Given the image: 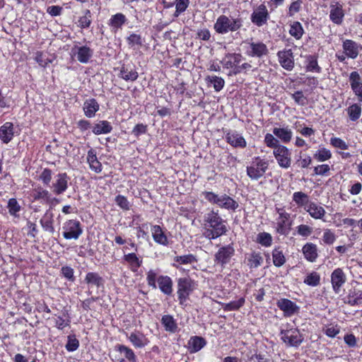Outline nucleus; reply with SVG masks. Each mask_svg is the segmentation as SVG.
<instances>
[{
  "label": "nucleus",
  "mask_w": 362,
  "mask_h": 362,
  "mask_svg": "<svg viewBox=\"0 0 362 362\" xmlns=\"http://www.w3.org/2000/svg\"><path fill=\"white\" fill-rule=\"evenodd\" d=\"M202 194L209 202L221 208L235 211L239 206L238 203L226 194L219 196L213 192H204Z\"/></svg>",
  "instance_id": "obj_1"
},
{
  "label": "nucleus",
  "mask_w": 362,
  "mask_h": 362,
  "mask_svg": "<svg viewBox=\"0 0 362 362\" xmlns=\"http://www.w3.org/2000/svg\"><path fill=\"white\" fill-rule=\"evenodd\" d=\"M243 21L241 18H229L226 16H220L214 24V30L219 34H225L228 32H235L239 30Z\"/></svg>",
  "instance_id": "obj_2"
},
{
  "label": "nucleus",
  "mask_w": 362,
  "mask_h": 362,
  "mask_svg": "<svg viewBox=\"0 0 362 362\" xmlns=\"http://www.w3.org/2000/svg\"><path fill=\"white\" fill-rule=\"evenodd\" d=\"M268 162L255 157L251 165L247 167V175L252 180H258L262 177L268 168Z\"/></svg>",
  "instance_id": "obj_3"
},
{
  "label": "nucleus",
  "mask_w": 362,
  "mask_h": 362,
  "mask_svg": "<svg viewBox=\"0 0 362 362\" xmlns=\"http://www.w3.org/2000/svg\"><path fill=\"white\" fill-rule=\"evenodd\" d=\"M195 283L189 276L177 280V296L181 305L186 301L189 293L194 290Z\"/></svg>",
  "instance_id": "obj_4"
},
{
  "label": "nucleus",
  "mask_w": 362,
  "mask_h": 362,
  "mask_svg": "<svg viewBox=\"0 0 362 362\" xmlns=\"http://www.w3.org/2000/svg\"><path fill=\"white\" fill-rule=\"evenodd\" d=\"M62 228L64 230L63 236L66 240H77L83 233L81 223L77 220H69L66 221Z\"/></svg>",
  "instance_id": "obj_5"
},
{
  "label": "nucleus",
  "mask_w": 362,
  "mask_h": 362,
  "mask_svg": "<svg viewBox=\"0 0 362 362\" xmlns=\"http://www.w3.org/2000/svg\"><path fill=\"white\" fill-rule=\"evenodd\" d=\"M281 339L290 346L298 347L303 341V337L297 329L281 330Z\"/></svg>",
  "instance_id": "obj_6"
},
{
  "label": "nucleus",
  "mask_w": 362,
  "mask_h": 362,
  "mask_svg": "<svg viewBox=\"0 0 362 362\" xmlns=\"http://www.w3.org/2000/svg\"><path fill=\"white\" fill-rule=\"evenodd\" d=\"M235 254V249L231 244L221 247L214 255L216 264L224 267Z\"/></svg>",
  "instance_id": "obj_7"
},
{
  "label": "nucleus",
  "mask_w": 362,
  "mask_h": 362,
  "mask_svg": "<svg viewBox=\"0 0 362 362\" xmlns=\"http://www.w3.org/2000/svg\"><path fill=\"white\" fill-rule=\"evenodd\" d=\"M205 221L210 228L217 231H223V234L226 233V226L223 223L222 218L219 216L218 211H215L212 210L208 213L205 216Z\"/></svg>",
  "instance_id": "obj_8"
},
{
  "label": "nucleus",
  "mask_w": 362,
  "mask_h": 362,
  "mask_svg": "<svg viewBox=\"0 0 362 362\" xmlns=\"http://www.w3.org/2000/svg\"><path fill=\"white\" fill-rule=\"evenodd\" d=\"M279 165L284 168H288L291 165V158L290 151L284 146H279L273 151Z\"/></svg>",
  "instance_id": "obj_9"
},
{
  "label": "nucleus",
  "mask_w": 362,
  "mask_h": 362,
  "mask_svg": "<svg viewBox=\"0 0 362 362\" xmlns=\"http://www.w3.org/2000/svg\"><path fill=\"white\" fill-rule=\"evenodd\" d=\"M269 18V13L264 4L259 5L251 15V21L258 27L267 23Z\"/></svg>",
  "instance_id": "obj_10"
},
{
  "label": "nucleus",
  "mask_w": 362,
  "mask_h": 362,
  "mask_svg": "<svg viewBox=\"0 0 362 362\" xmlns=\"http://www.w3.org/2000/svg\"><path fill=\"white\" fill-rule=\"evenodd\" d=\"M277 56L279 62L284 69L288 71L293 69L294 67V57L291 49L279 51Z\"/></svg>",
  "instance_id": "obj_11"
},
{
  "label": "nucleus",
  "mask_w": 362,
  "mask_h": 362,
  "mask_svg": "<svg viewBox=\"0 0 362 362\" xmlns=\"http://www.w3.org/2000/svg\"><path fill=\"white\" fill-rule=\"evenodd\" d=\"M346 281V274L341 268L334 269L331 274V284L335 293H339Z\"/></svg>",
  "instance_id": "obj_12"
},
{
  "label": "nucleus",
  "mask_w": 362,
  "mask_h": 362,
  "mask_svg": "<svg viewBox=\"0 0 362 362\" xmlns=\"http://www.w3.org/2000/svg\"><path fill=\"white\" fill-rule=\"evenodd\" d=\"M277 307L284 313L285 316H291L298 310V306L291 300L281 298L276 302Z\"/></svg>",
  "instance_id": "obj_13"
},
{
  "label": "nucleus",
  "mask_w": 362,
  "mask_h": 362,
  "mask_svg": "<svg viewBox=\"0 0 362 362\" xmlns=\"http://www.w3.org/2000/svg\"><path fill=\"white\" fill-rule=\"evenodd\" d=\"M71 52L76 55L78 61L83 64L87 63L93 54V50L87 46H74V47L72 48Z\"/></svg>",
  "instance_id": "obj_14"
},
{
  "label": "nucleus",
  "mask_w": 362,
  "mask_h": 362,
  "mask_svg": "<svg viewBox=\"0 0 362 362\" xmlns=\"http://www.w3.org/2000/svg\"><path fill=\"white\" fill-rule=\"evenodd\" d=\"M69 176L66 173H59L56 176V181L53 183V192L56 194H61L68 188Z\"/></svg>",
  "instance_id": "obj_15"
},
{
  "label": "nucleus",
  "mask_w": 362,
  "mask_h": 362,
  "mask_svg": "<svg viewBox=\"0 0 362 362\" xmlns=\"http://www.w3.org/2000/svg\"><path fill=\"white\" fill-rule=\"evenodd\" d=\"M226 140L235 148H245L247 146L245 139L237 132H228L226 135Z\"/></svg>",
  "instance_id": "obj_16"
},
{
  "label": "nucleus",
  "mask_w": 362,
  "mask_h": 362,
  "mask_svg": "<svg viewBox=\"0 0 362 362\" xmlns=\"http://www.w3.org/2000/svg\"><path fill=\"white\" fill-rule=\"evenodd\" d=\"M349 81L352 90L362 102V82L359 74L357 71L351 72L349 76Z\"/></svg>",
  "instance_id": "obj_17"
},
{
  "label": "nucleus",
  "mask_w": 362,
  "mask_h": 362,
  "mask_svg": "<svg viewBox=\"0 0 362 362\" xmlns=\"http://www.w3.org/2000/svg\"><path fill=\"white\" fill-rule=\"evenodd\" d=\"M119 76L124 81H134L139 77L134 66L123 64L120 69Z\"/></svg>",
  "instance_id": "obj_18"
},
{
  "label": "nucleus",
  "mask_w": 362,
  "mask_h": 362,
  "mask_svg": "<svg viewBox=\"0 0 362 362\" xmlns=\"http://www.w3.org/2000/svg\"><path fill=\"white\" fill-rule=\"evenodd\" d=\"M127 338L135 348H144L149 343L145 335L139 332H132Z\"/></svg>",
  "instance_id": "obj_19"
},
{
  "label": "nucleus",
  "mask_w": 362,
  "mask_h": 362,
  "mask_svg": "<svg viewBox=\"0 0 362 362\" xmlns=\"http://www.w3.org/2000/svg\"><path fill=\"white\" fill-rule=\"evenodd\" d=\"M241 59L242 55L240 53H228L221 61V63L224 68L229 69L239 64Z\"/></svg>",
  "instance_id": "obj_20"
},
{
  "label": "nucleus",
  "mask_w": 362,
  "mask_h": 362,
  "mask_svg": "<svg viewBox=\"0 0 362 362\" xmlns=\"http://www.w3.org/2000/svg\"><path fill=\"white\" fill-rule=\"evenodd\" d=\"M83 111L87 117H93L99 110L100 105L94 98L86 100L83 103Z\"/></svg>",
  "instance_id": "obj_21"
},
{
  "label": "nucleus",
  "mask_w": 362,
  "mask_h": 362,
  "mask_svg": "<svg viewBox=\"0 0 362 362\" xmlns=\"http://www.w3.org/2000/svg\"><path fill=\"white\" fill-rule=\"evenodd\" d=\"M13 136V124L11 122H6L0 127V139L8 144Z\"/></svg>",
  "instance_id": "obj_22"
},
{
  "label": "nucleus",
  "mask_w": 362,
  "mask_h": 362,
  "mask_svg": "<svg viewBox=\"0 0 362 362\" xmlns=\"http://www.w3.org/2000/svg\"><path fill=\"white\" fill-rule=\"evenodd\" d=\"M159 288L165 295L170 296L173 293V281L168 276H160L157 279Z\"/></svg>",
  "instance_id": "obj_23"
},
{
  "label": "nucleus",
  "mask_w": 362,
  "mask_h": 362,
  "mask_svg": "<svg viewBox=\"0 0 362 362\" xmlns=\"http://www.w3.org/2000/svg\"><path fill=\"white\" fill-rule=\"evenodd\" d=\"M303 253L305 256V258L310 262H313L316 260L317 258V248L316 245L312 243H307L303 247Z\"/></svg>",
  "instance_id": "obj_24"
},
{
  "label": "nucleus",
  "mask_w": 362,
  "mask_h": 362,
  "mask_svg": "<svg viewBox=\"0 0 362 362\" xmlns=\"http://www.w3.org/2000/svg\"><path fill=\"white\" fill-rule=\"evenodd\" d=\"M251 52L249 53L250 56L262 57L264 55L267 54L268 49L265 44L263 42H251L250 43Z\"/></svg>",
  "instance_id": "obj_25"
},
{
  "label": "nucleus",
  "mask_w": 362,
  "mask_h": 362,
  "mask_svg": "<svg viewBox=\"0 0 362 362\" xmlns=\"http://www.w3.org/2000/svg\"><path fill=\"white\" fill-rule=\"evenodd\" d=\"M345 303L349 305L354 306L362 303V291L354 288L349 291Z\"/></svg>",
  "instance_id": "obj_26"
},
{
  "label": "nucleus",
  "mask_w": 362,
  "mask_h": 362,
  "mask_svg": "<svg viewBox=\"0 0 362 362\" xmlns=\"http://www.w3.org/2000/svg\"><path fill=\"white\" fill-rule=\"evenodd\" d=\"M152 235L154 241L163 245L168 244V238L164 234L160 226L155 225L152 227Z\"/></svg>",
  "instance_id": "obj_27"
},
{
  "label": "nucleus",
  "mask_w": 362,
  "mask_h": 362,
  "mask_svg": "<svg viewBox=\"0 0 362 362\" xmlns=\"http://www.w3.org/2000/svg\"><path fill=\"white\" fill-rule=\"evenodd\" d=\"M40 224L42 228L50 233H54V228L53 226L54 219L52 213L47 211L42 218L40 219Z\"/></svg>",
  "instance_id": "obj_28"
},
{
  "label": "nucleus",
  "mask_w": 362,
  "mask_h": 362,
  "mask_svg": "<svg viewBox=\"0 0 362 362\" xmlns=\"http://www.w3.org/2000/svg\"><path fill=\"white\" fill-rule=\"evenodd\" d=\"M206 340L202 337H192L188 342L189 349L191 353H195L201 350L205 345Z\"/></svg>",
  "instance_id": "obj_29"
},
{
  "label": "nucleus",
  "mask_w": 362,
  "mask_h": 362,
  "mask_svg": "<svg viewBox=\"0 0 362 362\" xmlns=\"http://www.w3.org/2000/svg\"><path fill=\"white\" fill-rule=\"evenodd\" d=\"M161 323L167 332L175 333L178 329L177 324L172 315H163L161 318Z\"/></svg>",
  "instance_id": "obj_30"
},
{
  "label": "nucleus",
  "mask_w": 362,
  "mask_h": 362,
  "mask_svg": "<svg viewBox=\"0 0 362 362\" xmlns=\"http://www.w3.org/2000/svg\"><path fill=\"white\" fill-rule=\"evenodd\" d=\"M84 281L88 284L95 286L97 288L103 286L105 282L103 278L96 272L87 273Z\"/></svg>",
  "instance_id": "obj_31"
},
{
  "label": "nucleus",
  "mask_w": 362,
  "mask_h": 362,
  "mask_svg": "<svg viewBox=\"0 0 362 362\" xmlns=\"http://www.w3.org/2000/svg\"><path fill=\"white\" fill-rule=\"evenodd\" d=\"M126 21V16L121 13H118L111 17L109 25L112 27V30L116 33L118 29L122 28Z\"/></svg>",
  "instance_id": "obj_32"
},
{
  "label": "nucleus",
  "mask_w": 362,
  "mask_h": 362,
  "mask_svg": "<svg viewBox=\"0 0 362 362\" xmlns=\"http://www.w3.org/2000/svg\"><path fill=\"white\" fill-rule=\"evenodd\" d=\"M306 211L309 214L315 219L321 218L325 214V211L323 207L317 205L313 202H310L305 207Z\"/></svg>",
  "instance_id": "obj_33"
},
{
  "label": "nucleus",
  "mask_w": 362,
  "mask_h": 362,
  "mask_svg": "<svg viewBox=\"0 0 362 362\" xmlns=\"http://www.w3.org/2000/svg\"><path fill=\"white\" fill-rule=\"evenodd\" d=\"M330 19L336 24H341L344 17L341 6L332 5L329 14Z\"/></svg>",
  "instance_id": "obj_34"
},
{
  "label": "nucleus",
  "mask_w": 362,
  "mask_h": 362,
  "mask_svg": "<svg viewBox=\"0 0 362 362\" xmlns=\"http://www.w3.org/2000/svg\"><path fill=\"white\" fill-rule=\"evenodd\" d=\"M343 48L346 54L352 59H355L358 56L357 44L351 40H346L343 43Z\"/></svg>",
  "instance_id": "obj_35"
},
{
  "label": "nucleus",
  "mask_w": 362,
  "mask_h": 362,
  "mask_svg": "<svg viewBox=\"0 0 362 362\" xmlns=\"http://www.w3.org/2000/svg\"><path fill=\"white\" fill-rule=\"evenodd\" d=\"M112 130V127L110 123L106 120L100 121L95 124L93 128V132L95 135L101 134H108Z\"/></svg>",
  "instance_id": "obj_36"
},
{
  "label": "nucleus",
  "mask_w": 362,
  "mask_h": 362,
  "mask_svg": "<svg viewBox=\"0 0 362 362\" xmlns=\"http://www.w3.org/2000/svg\"><path fill=\"white\" fill-rule=\"evenodd\" d=\"M87 160L89 163L90 169L94 170L95 173H100L102 170V165L98 161L95 153L93 150H90L88 152Z\"/></svg>",
  "instance_id": "obj_37"
},
{
  "label": "nucleus",
  "mask_w": 362,
  "mask_h": 362,
  "mask_svg": "<svg viewBox=\"0 0 362 362\" xmlns=\"http://www.w3.org/2000/svg\"><path fill=\"white\" fill-rule=\"evenodd\" d=\"M273 134L280 139L282 142L288 143L291 141L292 137V132L288 128H274Z\"/></svg>",
  "instance_id": "obj_38"
},
{
  "label": "nucleus",
  "mask_w": 362,
  "mask_h": 362,
  "mask_svg": "<svg viewBox=\"0 0 362 362\" xmlns=\"http://www.w3.org/2000/svg\"><path fill=\"white\" fill-rule=\"evenodd\" d=\"M263 262V257L259 253L253 252L247 258V265L250 269L259 267Z\"/></svg>",
  "instance_id": "obj_39"
},
{
  "label": "nucleus",
  "mask_w": 362,
  "mask_h": 362,
  "mask_svg": "<svg viewBox=\"0 0 362 362\" xmlns=\"http://www.w3.org/2000/svg\"><path fill=\"white\" fill-rule=\"evenodd\" d=\"M116 350L119 351L120 353H123L124 357L130 362H136V357L134 354L133 350L128 346H126L122 344H118L116 346Z\"/></svg>",
  "instance_id": "obj_40"
},
{
  "label": "nucleus",
  "mask_w": 362,
  "mask_h": 362,
  "mask_svg": "<svg viewBox=\"0 0 362 362\" xmlns=\"http://www.w3.org/2000/svg\"><path fill=\"white\" fill-rule=\"evenodd\" d=\"M206 81L213 84V87L216 92H219L222 90L225 85L223 78L216 76H208L206 78Z\"/></svg>",
  "instance_id": "obj_41"
},
{
  "label": "nucleus",
  "mask_w": 362,
  "mask_h": 362,
  "mask_svg": "<svg viewBox=\"0 0 362 362\" xmlns=\"http://www.w3.org/2000/svg\"><path fill=\"white\" fill-rule=\"evenodd\" d=\"M33 197L35 200H42L47 203L50 200V193L47 190L40 187L33 191Z\"/></svg>",
  "instance_id": "obj_42"
},
{
  "label": "nucleus",
  "mask_w": 362,
  "mask_h": 362,
  "mask_svg": "<svg viewBox=\"0 0 362 362\" xmlns=\"http://www.w3.org/2000/svg\"><path fill=\"white\" fill-rule=\"evenodd\" d=\"M308 64L306 69L308 71L320 73L321 71L320 66H318L317 57L315 55H309L307 57Z\"/></svg>",
  "instance_id": "obj_43"
},
{
  "label": "nucleus",
  "mask_w": 362,
  "mask_h": 362,
  "mask_svg": "<svg viewBox=\"0 0 362 362\" xmlns=\"http://www.w3.org/2000/svg\"><path fill=\"white\" fill-rule=\"evenodd\" d=\"M304 31L301 24L298 22H293V24L291 25V28L289 30V33L291 35L294 37L296 39L299 40L301 38Z\"/></svg>",
  "instance_id": "obj_44"
},
{
  "label": "nucleus",
  "mask_w": 362,
  "mask_h": 362,
  "mask_svg": "<svg viewBox=\"0 0 362 362\" xmlns=\"http://www.w3.org/2000/svg\"><path fill=\"white\" fill-rule=\"evenodd\" d=\"M91 13L90 10L86 9L84 11V15L78 19V26L81 28H88L90 26L92 19Z\"/></svg>",
  "instance_id": "obj_45"
},
{
  "label": "nucleus",
  "mask_w": 362,
  "mask_h": 362,
  "mask_svg": "<svg viewBox=\"0 0 362 362\" xmlns=\"http://www.w3.org/2000/svg\"><path fill=\"white\" fill-rule=\"evenodd\" d=\"M348 115L351 121H356L361 116V107L359 105L355 103L349 107Z\"/></svg>",
  "instance_id": "obj_46"
},
{
  "label": "nucleus",
  "mask_w": 362,
  "mask_h": 362,
  "mask_svg": "<svg viewBox=\"0 0 362 362\" xmlns=\"http://www.w3.org/2000/svg\"><path fill=\"white\" fill-rule=\"evenodd\" d=\"M63 316H67V318L64 319L61 316H58L55 322V326L59 329H63L64 327L69 326L71 323V319L70 317L69 316L67 310L63 313Z\"/></svg>",
  "instance_id": "obj_47"
},
{
  "label": "nucleus",
  "mask_w": 362,
  "mask_h": 362,
  "mask_svg": "<svg viewBox=\"0 0 362 362\" xmlns=\"http://www.w3.org/2000/svg\"><path fill=\"white\" fill-rule=\"evenodd\" d=\"M257 242L263 246L268 247L272 245V237L268 233H259L257 237Z\"/></svg>",
  "instance_id": "obj_48"
},
{
  "label": "nucleus",
  "mask_w": 362,
  "mask_h": 362,
  "mask_svg": "<svg viewBox=\"0 0 362 362\" xmlns=\"http://www.w3.org/2000/svg\"><path fill=\"white\" fill-rule=\"evenodd\" d=\"M320 276L315 272H313L309 274L304 280V283L308 286H316L320 284Z\"/></svg>",
  "instance_id": "obj_49"
},
{
  "label": "nucleus",
  "mask_w": 362,
  "mask_h": 362,
  "mask_svg": "<svg viewBox=\"0 0 362 362\" xmlns=\"http://www.w3.org/2000/svg\"><path fill=\"white\" fill-rule=\"evenodd\" d=\"M274 264L279 267L285 263V257L282 252L279 249H274L272 252Z\"/></svg>",
  "instance_id": "obj_50"
},
{
  "label": "nucleus",
  "mask_w": 362,
  "mask_h": 362,
  "mask_svg": "<svg viewBox=\"0 0 362 362\" xmlns=\"http://www.w3.org/2000/svg\"><path fill=\"white\" fill-rule=\"evenodd\" d=\"M79 346V341L76 339L74 334L69 335L67 337V343L65 346L68 351H74L78 349Z\"/></svg>",
  "instance_id": "obj_51"
},
{
  "label": "nucleus",
  "mask_w": 362,
  "mask_h": 362,
  "mask_svg": "<svg viewBox=\"0 0 362 362\" xmlns=\"http://www.w3.org/2000/svg\"><path fill=\"white\" fill-rule=\"evenodd\" d=\"M174 260L180 264H187L197 262L196 257L192 254L182 256H176L174 258Z\"/></svg>",
  "instance_id": "obj_52"
},
{
  "label": "nucleus",
  "mask_w": 362,
  "mask_h": 362,
  "mask_svg": "<svg viewBox=\"0 0 362 362\" xmlns=\"http://www.w3.org/2000/svg\"><path fill=\"white\" fill-rule=\"evenodd\" d=\"M124 260L129 263L131 266H134L139 268L141 265V261L137 257L135 253H129L124 255Z\"/></svg>",
  "instance_id": "obj_53"
},
{
  "label": "nucleus",
  "mask_w": 362,
  "mask_h": 362,
  "mask_svg": "<svg viewBox=\"0 0 362 362\" xmlns=\"http://www.w3.org/2000/svg\"><path fill=\"white\" fill-rule=\"evenodd\" d=\"M244 303H245V298H240L238 300L231 301V302L226 304V305L223 308L225 310H228V311L237 310L239 308H240L242 306H243Z\"/></svg>",
  "instance_id": "obj_54"
},
{
  "label": "nucleus",
  "mask_w": 362,
  "mask_h": 362,
  "mask_svg": "<svg viewBox=\"0 0 362 362\" xmlns=\"http://www.w3.org/2000/svg\"><path fill=\"white\" fill-rule=\"evenodd\" d=\"M332 156L330 151L326 148H322L314 154V158L320 162L325 161Z\"/></svg>",
  "instance_id": "obj_55"
},
{
  "label": "nucleus",
  "mask_w": 362,
  "mask_h": 362,
  "mask_svg": "<svg viewBox=\"0 0 362 362\" xmlns=\"http://www.w3.org/2000/svg\"><path fill=\"white\" fill-rule=\"evenodd\" d=\"M127 40L128 45L131 47L134 45L141 47L143 45V39L140 35L132 33L127 38Z\"/></svg>",
  "instance_id": "obj_56"
},
{
  "label": "nucleus",
  "mask_w": 362,
  "mask_h": 362,
  "mask_svg": "<svg viewBox=\"0 0 362 362\" xmlns=\"http://www.w3.org/2000/svg\"><path fill=\"white\" fill-rule=\"evenodd\" d=\"M264 142L268 147L274 148V149L281 146L279 144V140L269 133L264 136Z\"/></svg>",
  "instance_id": "obj_57"
},
{
  "label": "nucleus",
  "mask_w": 362,
  "mask_h": 362,
  "mask_svg": "<svg viewBox=\"0 0 362 362\" xmlns=\"http://www.w3.org/2000/svg\"><path fill=\"white\" fill-rule=\"evenodd\" d=\"M293 200L298 205H304L308 202V195L302 192H297L293 194Z\"/></svg>",
  "instance_id": "obj_58"
},
{
  "label": "nucleus",
  "mask_w": 362,
  "mask_h": 362,
  "mask_svg": "<svg viewBox=\"0 0 362 362\" xmlns=\"http://www.w3.org/2000/svg\"><path fill=\"white\" fill-rule=\"evenodd\" d=\"M291 98L294 100V101L301 106H304L307 104V99L304 96L303 92L301 90H298L294 93L291 94Z\"/></svg>",
  "instance_id": "obj_59"
},
{
  "label": "nucleus",
  "mask_w": 362,
  "mask_h": 362,
  "mask_svg": "<svg viewBox=\"0 0 362 362\" xmlns=\"http://www.w3.org/2000/svg\"><path fill=\"white\" fill-rule=\"evenodd\" d=\"M148 126L142 123L137 124L132 131V134L136 137L139 138L141 134H144L147 132Z\"/></svg>",
  "instance_id": "obj_60"
},
{
  "label": "nucleus",
  "mask_w": 362,
  "mask_h": 362,
  "mask_svg": "<svg viewBox=\"0 0 362 362\" xmlns=\"http://www.w3.org/2000/svg\"><path fill=\"white\" fill-rule=\"evenodd\" d=\"M8 211L11 215L15 216L17 212L21 209V206L18 204L16 199H10L8 202Z\"/></svg>",
  "instance_id": "obj_61"
},
{
  "label": "nucleus",
  "mask_w": 362,
  "mask_h": 362,
  "mask_svg": "<svg viewBox=\"0 0 362 362\" xmlns=\"http://www.w3.org/2000/svg\"><path fill=\"white\" fill-rule=\"evenodd\" d=\"M115 200L116 204L122 209H124V210L129 209V207H130L129 202L124 196L119 194V195L116 196Z\"/></svg>",
  "instance_id": "obj_62"
},
{
  "label": "nucleus",
  "mask_w": 362,
  "mask_h": 362,
  "mask_svg": "<svg viewBox=\"0 0 362 362\" xmlns=\"http://www.w3.org/2000/svg\"><path fill=\"white\" fill-rule=\"evenodd\" d=\"M189 3V0H178L176 4V11L174 16L177 17L181 13L184 12L187 9Z\"/></svg>",
  "instance_id": "obj_63"
},
{
  "label": "nucleus",
  "mask_w": 362,
  "mask_h": 362,
  "mask_svg": "<svg viewBox=\"0 0 362 362\" xmlns=\"http://www.w3.org/2000/svg\"><path fill=\"white\" fill-rule=\"evenodd\" d=\"M297 233L298 235L307 238L313 233V228L308 225H300L297 227Z\"/></svg>",
  "instance_id": "obj_64"
}]
</instances>
